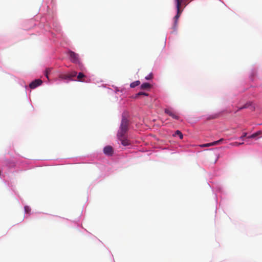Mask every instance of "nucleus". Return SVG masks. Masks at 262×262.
<instances>
[{
    "instance_id": "1",
    "label": "nucleus",
    "mask_w": 262,
    "mask_h": 262,
    "mask_svg": "<svg viewBox=\"0 0 262 262\" xmlns=\"http://www.w3.org/2000/svg\"><path fill=\"white\" fill-rule=\"evenodd\" d=\"M129 121L123 115L121 123L117 132V138H121V137H124L127 135V132L129 129Z\"/></svg>"
},
{
    "instance_id": "2",
    "label": "nucleus",
    "mask_w": 262,
    "mask_h": 262,
    "mask_svg": "<svg viewBox=\"0 0 262 262\" xmlns=\"http://www.w3.org/2000/svg\"><path fill=\"white\" fill-rule=\"evenodd\" d=\"M67 54L69 56L70 61L74 63H79V58L78 54L71 50H69Z\"/></svg>"
},
{
    "instance_id": "3",
    "label": "nucleus",
    "mask_w": 262,
    "mask_h": 262,
    "mask_svg": "<svg viewBox=\"0 0 262 262\" xmlns=\"http://www.w3.org/2000/svg\"><path fill=\"white\" fill-rule=\"evenodd\" d=\"M42 81L40 79H36L30 83L29 86L31 89H35L42 83Z\"/></svg>"
},
{
    "instance_id": "4",
    "label": "nucleus",
    "mask_w": 262,
    "mask_h": 262,
    "mask_svg": "<svg viewBox=\"0 0 262 262\" xmlns=\"http://www.w3.org/2000/svg\"><path fill=\"white\" fill-rule=\"evenodd\" d=\"M103 152L106 155L111 156L113 154V148L111 146H107L104 148Z\"/></svg>"
},
{
    "instance_id": "5",
    "label": "nucleus",
    "mask_w": 262,
    "mask_h": 262,
    "mask_svg": "<svg viewBox=\"0 0 262 262\" xmlns=\"http://www.w3.org/2000/svg\"><path fill=\"white\" fill-rule=\"evenodd\" d=\"M165 113L168 114L169 116L173 118V119L178 120L179 117L172 110L166 108L165 110Z\"/></svg>"
},
{
    "instance_id": "6",
    "label": "nucleus",
    "mask_w": 262,
    "mask_h": 262,
    "mask_svg": "<svg viewBox=\"0 0 262 262\" xmlns=\"http://www.w3.org/2000/svg\"><path fill=\"white\" fill-rule=\"evenodd\" d=\"M117 138L118 139V140H119L121 141V144L123 146H127L130 144L129 140H128L127 139L126 135L124 136V137H121V138Z\"/></svg>"
},
{
    "instance_id": "7",
    "label": "nucleus",
    "mask_w": 262,
    "mask_h": 262,
    "mask_svg": "<svg viewBox=\"0 0 262 262\" xmlns=\"http://www.w3.org/2000/svg\"><path fill=\"white\" fill-rule=\"evenodd\" d=\"M176 2H177V14L179 16H180L181 15V11L180 10V7H181V2H182V0H176Z\"/></svg>"
},
{
    "instance_id": "8",
    "label": "nucleus",
    "mask_w": 262,
    "mask_h": 262,
    "mask_svg": "<svg viewBox=\"0 0 262 262\" xmlns=\"http://www.w3.org/2000/svg\"><path fill=\"white\" fill-rule=\"evenodd\" d=\"M85 77V75L83 73L80 72L77 75V80L80 82H85V80L84 78Z\"/></svg>"
},
{
    "instance_id": "9",
    "label": "nucleus",
    "mask_w": 262,
    "mask_h": 262,
    "mask_svg": "<svg viewBox=\"0 0 262 262\" xmlns=\"http://www.w3.org/2000/svg\"><path fill=\"white\" fill-rule=\"evenodd\" d=\"M261 134H262V131L259 130V131L257 132L256 133H254L252 135L248 136L247 137V138H255L256 137L261 135Z\"/></svg>"
},
{
    "instance_id": "10",
    "label": "nucleus",
    "mask_w": 262,
    "mask_h": 262,
    "mask_svg": "<svg viewBox=\"0 0 262 262\" xmlns=\"http://www.w3.org/2000/svg\"><path fill=\"white\" fill-rule=\"evenodd\" d=\"M150 88V84L148 83H144L141 85V89L142 90H146Z\"/></svg>"
},
{
    "instance_id": "11",
    "label": "nucleus",
    "mask_w": 262,
    "mask_h": 262,
    "mask_svg": "<svg viewBox=\"0 0 262 262\" xmlns=\"http://www.w3.org/2000/svg\"><path fill=\"white\" fill-rule=\"evenodd\" d=\"M140 84V81L137 80V81H134V82L131 83L130 84V86L132 88H134L136 86L139 85Z\"/></svg>"
},
{
    "instance_id": "12",
    "label": "nucleus",
    "mask_w": 262,
    "mask_h": 262,
    "mask_svg": "<svg viewBox=\"0 0 262 262\" xmlns=\"http://www.w3.org/2000/svg\"><path fill=\"white\" fill-rule=\"evenodd\" d=\"M223 141V139H221L217 141H214V142H211V145L212 146H214V145H218V144H221L222 141Z\"/></svg>"
},
{
    "instance_id": "13",
    "label": "nucleus",
    "mask_w": 262,
    "mask_h": 262,
    "mask_svg": "<svg viewBox=\"0 0 262 262\" xmlns=\"http://www.w3.org/2000/svg\"><path fill=\"white\" fill-rule=\"evenodd\" d=\"M70 80H72L73 77H75L77 75V72L75 71H72L70 73H69Z\"/></svg>"
},
{
    "instance_id": "14",
    "label": "nucleus",
    "mask_w": 262,
    "mask_h": 262,
    "mask_svg": "<svg viewBox=\"0 0 262 262\" xmlns=\"http://www.w3.org/2000/svg\"><path fill=\"white\" fill-rule=\"evenodd\" d=\"M60 78L62 79H70V77H69V74H64V75H61L60 76Z\"/></svg>"
},
{
    "instance_id": "15",
    "label": "nucleus",
    "mask_w": 262,
    "mask_h": 262,
    "mask_svg": "<svg viewBox=\"0 0 262 262\" xmlns=\"http://www.w3.org/2000/svg\"><path fill=\"white\" fill-rule=\"evenodd\" d=\"M218 117H219L218 114H214V115H211L209 117H208V118H207V120L216 119Z\"/></svg>"
},
{
    "instance_id": "16",
    "label": "nucleus",
    "mask_w": 262,
    "mask_h": 262,
    "mask_svg": "<svg viewBox=\"0 0 262 262\" xmlns=\"http://www.w3.org/2000/svg\"><path fill=\"white\" fill-rule=\"evenodd\" d=\"M175 135L179 136L181 139H183V135L180 130H177L175 133Z\"/></svg>"
},
{
    "instance_id": "17",
    "label": "nucleus",
    "mask_w": 262,
    "mask_h": 262,
    "mask_svg": "<svg viewBox=\"0 0 262 262\" xmlns=\"http://www.w3.org/2000/svg\"><path fill=\"white\" fill-rule=\"evenodd\" d=\"M51 69H50V68H48L46 70V72H45V76L46 77L49 79V77H48V75L50 73V72H51Z\"/></svg>"
},
{
    "instance_id": "18",
    "label": "nucleus",
    "mask_w": 262,
    "mask_h": 262,
    "mask_svg": "<svg viewBox=\"0 0 262 262\" xmlns=\"http://www.w3.org/2000/svg\"><path fill=\"white\" fill-rule=\"evenodd\" d=\"M250 105V104L249 103H247L245 104L244 105H243L242 107H239L238 110L248 108Z\"/></svg>"
},
{
    "instance_id": "19",
    "label": "nucleus",
    "mask_w": 262,
    "mask_h": 262,
    "mask_svg": "<svg viewBox=\"0 0 262 262\" xmlns=\"http://www.w3.org/2000/svg\"><path fill=\"white\" fill-rule=\"evenodd\" d=\"M140 95H145V96H147L148 94L145 92H139L138 93L137 95H136V98H137V97H138L139 96H140Z\"/></svg>"
},
{
    "instance_id": "20",
    "label": "nucleus",
    "mask_w": 262,
    "mask_h": 262,
    "mask_svg": "<svg viewBox=\"0 0 262 262\" xmlns=\"http://www.w3.org/2000/svg\"><path fill=\"white\" fill-rule=\"evenodd\" d=\"M24 208L26 213H29L31 211V208L28 206H25Z\"/></svg>"
},
{
    "instance_id": "21",
    "label": "nucleus",
    "mask_w": 262,
    "mask_h": 262,
    "mask_svg": "<svg viewBox=\"0 0 262 262\" xmlns=\"http://www.w3.org/2000/svg\"><path fill=\"white\" fill-rule=\"evenodd\" d=\"M180 17V16H179L178 14H177L174 17V24L176 25L177 23V21H178V20L179 19V18Z\"/></svg>"
},
{
    "instance_id": "22",
    "label": "nucleus",
    "mask_w": 262,
    "mask_h": 262,
    "mask_svg": "<svg viewBox=\"0 0 262 262\" xmlns=\"http://www.w3.org/2000/svg\"><path fill=\"white\" fill-rule=\"evenodd\" d=\"M211 143H207V144H204L202 145L201 146V147H209V146H212V145H211Z\"/></svg>"
},
{
    "instance_id": "23",
    "label": "nucleus",
    "mask_w": 262,
    "mask_h": 262,
    "mask_svg": "<svg viewBox=\"0 0 262 262\" xmlns=\"http://www.w3.org/2000/svg\"><path fill=\"white\" fill-rule=\"evenodd\" d=\"M152 78V75L151 74H149L148 76L145 77V79L147 80H149Z\"/></svg>"
},
{
    "instance_id": "24",
    "label": "nucleus",
    "mask_w": 262,
    "mask_h": 262,
    "mask_svg": "<svg viewBox=\"0 0 262 262\" xmlns=\"http://www.w3.org/2000/svg\"><path fill=\"white\" fill-rule=\"evenodd\" d=\"M244 143H238V142H235L233 143V145L238 146L239 145L243 144Z\"/></svg>"
},
{
    "instance_id": "25",
    "label": "nucleus",
    "mask_w": 262,
    "mask_h": 262,
    "mask_svg": "<svg viewBox=\"0 0 262 262\" xmlns=\"http://www.w3.org/2000/svg\"><path fill=\"white\" fill-rule=\"evenodd\" d=\"M247 133H244L243 135V136L241 137V139H243L244 137H246V136H247Z\"/></svg>"
}]
</instances>
